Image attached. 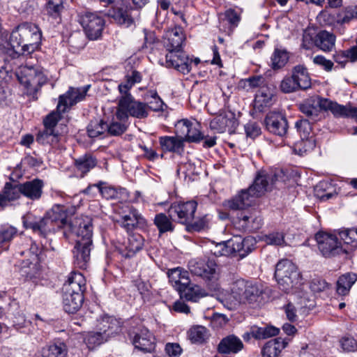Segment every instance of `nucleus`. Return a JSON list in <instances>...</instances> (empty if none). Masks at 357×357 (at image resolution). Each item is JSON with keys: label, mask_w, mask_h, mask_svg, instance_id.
<instances>
[{"label": "nucleus", "mask_w": 357, "mask_h": 357, "mask_svg": "<svg viewBox=\"0 0 357 357\" xmlns=\"http://www.w3.org/2000/svg\"><path fill=\"white\" fill-rule=\"evenodd\" d=\"M284 177L282 170L258 172L253 184L248 189L242 190L234 199L228 201L227 206L232 210L245 209L252 204L254 197L261 196L277 183L284 182Z\"/></svg>", "instance_id": "obj_1"}, {"label": "nucleus", "mask_w": 357, "mask_h": 357, "mask_svg": "<svg viewBox=\"0 0 357 357\" xmlns=\"http://www.w3.org/2000/svg\"><path fill=\"white\" fill-rule=\"evenodd\" d=\"M86 290V279L79 272L72 271L62 287V303L63 310L69 313L77 312L84 302Z\"/></svg>", "instance_id": "obj_2"}, {"label": "nucleus", "mask_w": 357, "mask_h": 357, "mask_svg": "<svg viewBox=\"0 0 357 357\" xmlns=\"http://www.w3.org/2000/svg\"><path fill=\"white\" fill-rule=\"evenodd\" d=\"M89 88L90 85L80 88L70 87L64 94L59 96L57 112L50 113L44 119V126L54 130V127L61 119V113L67 112L72 106L83 100Z\"/></svg>", "instance_id": "obj_3"}, {"label": "nucleus", "mask_w": 357, "mask_h": 357, "mask_svg": "<svg viewBox=\"0 0 357 357\" xmlns=\"http://www.w3.org/2000/svg\"><path fill=\"white\" fill-rule=\"evenodd\" d=\"M231 291L234 300L239 303H255L261 301L264 288L259 283L238 279L232 284Z\"/></svg>", "instance_id": "obj_4"}, {"label": "nucleus", "mask_w": 357, "mask_h": 357, "mask_svg": "<svg viewBox=\"0 0 357 357\" xmlns=\"http://www.w3.org/2000/svg\"><path fill=\"white\" fill-rule=\"evenodd\" d=\"M275 278L280 288L283 291L288 292L298 283L301 274L296 264L291 260L284 259L276 264Z\"/></svg>", "instance_id": "obj_5"}, {"label": "nucleus", "mask_w": 357, "mask_h": 357, "mask_svg": "<svg viewBox=\"0 0 357 357\" xmlns=\"http://www.w3.org/2000/svg\"><path fill=\"white\" fill-rule=\"evenodd\" d=\"M148 115L146 103L135 100L133 96L120 98L116 112L118 120L128 121L129 116L141 119Z\"/></svg>", "instance_id": "obj_6"}, {"label": "nucleus", "mask_w": 357, "mask_h": 357, "mask_svg": "<svg viewBox=\"0 0 357 357\" xmlns=\"http://www.w3.org/2000/svg\"><path fill=\"white\" fill-rule=\"evenodd\" d=\"M39 27L33 23L24 22L18 25L10 33L8 47L0 45V50L9 55L12 50H17L23 44L29 41L32 33L38 32Z\"/></svg>", "instance_id": "obj_7"}, {"label": "nucleus", "mask_w": 357, "mask_h": 357, "mask_svg": "<svg viewBox=\"0 0 357 357\" xmlns=\"http://www.w3.org/2000/svg\"><path fill=\"white\" fill-rule=\"evenodd\" d=\"M17 77L22 84H24L29 91L34 92L38 91L47 81V75L39 67H22Z\"/></svg>", "instance_id": "obj_8"}, {"label": "nucleus", "mask_w": 357, "mask_h": 357, "mask_svg": "<svg viewBox=\"0 0 357 357\" xmlns=\"http://www.w3.org/2000/svg\"><path fill=\"white\" fill-rule=\"evenodd\" d=\"M73 234L76 236L75 243L93 244V227L91 219L87 216L76 218L72 222V229H67L68 238Z\"/></svg>", "instance_id": "obj_9"}, {"label": "nucleus", "mask_w": 357, "mask_h": 357, "mask_svg": "<svg viewBox=\"0 0 357 357\" xmlns=\"http://www.w3.org/2000/svg\"><path fill=\"white\" fill-rule=\"evenodd\" d=\"M197 208V203L195 201L174 202L169 207L168 214L172 220L186 225L194 218Z\"/></svg>", "instance_id": "obj_10"}, {"label": "nucleus", "mask_w": 357, "mask_h": 357, "mask_svg": "<svg viewBox=\"0 0 357 357\" xmlns=\"http://www.w3.org/2000/svg\"><path fill=\"white\" fill-rule=\"evenodd\" d=\"M185 34L181 26H175L174 28L168 29L164 36L163 43L164 47L168 52V65H176L174 61H172V57L174 56V50H182V45L185 41ZM178 66V64H176Z\"/></svg>", "instance_id": "obj_11"}, {"label": "nucleus", "mask_w": 357, "mask_h": 357, "mask_svg": "<svg viewBox=\"0 0 357 357\" xmlns=\"http://www.w3.org/2000/svg\"><path fill=\"white\" fill-rule=\"evenodd\" d=\"M126 208L117 220L121 227L129 232L135 229H145L147 227L146 220L137 209L132 206H128Z\"/></svg>", "instance_id": "obj_12"}, {"label": "nucleus", "mask_w": 357, "mask_h": 357, "mask_svg": "<svg viewBox=\"0 0 357 357\" xmlns=\"http://www.w3.org/2000/svg\"><path fill=\"white\" fill-rule=\"evenodd\" d=\"M176 133L181 139L189 142H198L204 139L198 122H192L188 119H181L175 125Z\"/></svg>", "instance_id": "obj_13"}, {"label": "nucleus", "mask_w": 357, "mask_h": 357, "mask_svg": "<svg viewBox=\"0 0 357 357\" xmlns=\"http://www.w3.org/2000/svg\"><path fill=\"white\" fill-rule=\"evenodd\" d=\"M324 98L317 96L305 100L299 106L300 111L306 116L305 120L315 123L324 118Z\"/></svg>", "instance_id": "obj_14"}, {"label": "nucleus", "mask_w": 357, "mask_h": 357, "mask_svg": "<svg viewBox=\"0 0 357 357\" xmlns=\"http://www.w3.org/2000/svg\"><path fill=\"white\" fill-rule=\"evenodd\" d=\"M80 24L90 40H97L102 35L104 20L95 13H86L80 18Z\"/></svg>", "instance_id": "obj_15"}, {"label": "nucleus", "mask_w": 357, "mask_h": 357, "mask_svg": "<svg viewBox=\"0 0 357 357\" xmlns=\"http://www.w3.org/2000/svg\"><path fill=\"white\" fill-rule=\"evenodd\" d=\"M188 268L192 275L202 278L206 282L217 279L216 264L211 260H190Z\"/></svg>", "instance_id": "obj_16"}, {"label": "nucleus", "mask_w": 357, "mask_h": 357, "mask_svg": "<svg viewBox=\"0 0 357 357\" xmlns=\"http://www.w3.org/2000/svg\"><path fill=\"white\" fill-rule=\"evenodd\" d=\"M132 10L131 6H128L124 1H121L109 9L107 15L113 18L119 24L129 27L134 24Z\"/></svg>", "instance_id": "obj_17"}, {"label": "nucleus", "mask_w": 357, "mask_h": 357, "mask_svg": "<svg viewBox=\"0 0 357 357\" xmlns=\"http://www.w3.org/2000/svg\"><path fill=\"white\" fill-rule=\"evenodd\" d=\"M132 344L144 352H152L155 347V338L146 328H139L137 331L130 333Z\"/></svg>", "instance_id": "obj_18"}, {"label": "nucleus", "mask_w": 357, "mask_h": 357, "mask_svg": "<svg viewBox=\"0 0 357 357\" xmlns=\"http://www.w3.org/2000/svg\"><path fill=\"white\" fill-rule=\"evenodd\" d=\"M315 239L319 250L325 257L335 255L341 250L340 243L335 235L319 231L316 234Z\"/></svg>", "instance_id": "obj_19"}, {"label": "nucleus", "mask_w": 357, "mask_h": 357, "mask_svg": "<svg viewBox=\"0 0 357 357\" xmlns=\"http://www.w3.org/2000/svg\"><path fill=\"white\" fill-rule=\"evenodd\" d=\"M266 129L271 133L282 137L288 129L287 119L280 113L271 112L267 114L265 120Z\"/></svg>", "instance_id": "obj_20"}, {"label": "nucleus", "mask_w": 357, "mask_h": 357, "mask_svg": "<svg viewBox=\"0 0 357 357\" xmlns=\"http://www.w3.org/2000/svg\"><path fill=\"white\" fill-rule=\"evenodd\" d=\"M93 244L75 243L73 250V264L80 269H86L89 265Z\"/></svg>", "instance_id": "obj_21"}, {"label": "nucleus", "mask_w": 357, "mask_h": 357, "mask_svg": "<svg viewBox=\"0 0 357 357\" xmlns=\"http://www.w3.org/2000/svg\"><path fill=\"white\" fill-rule=\"evenodd\" d=\"M47 214L59 229L63 230V236H67V229H72V222L68 220L66 207L60 205L54 206Z\"/></svg>", "instance_id": "obj_22"}, {"label": "nucleus", "mask_w": 357, "mask_h": 357, "mask_svg": "<svg viewBox=\"0 0 357 357\" xmlns=\"http://www.w3.org/2000/svg\"><path fill=\"white\" fill-rule=\"evenodd\" d=\"M24 225L26 229H31L33 232L43 237H46L48 234L55 232L59 229L47 213L44 218L37 221L26 219L24 220Z\"/></svg>", "instance_id": "obj_23"}, {"label": "nucleus", "mask_w": 357, "mask_h": 357, "mask_svg": "<svg viewBox=\"0 0 357 357\" xmlns=\"http://www.w3.org/2000/svg\"><path fill=\"white\" fill-rule=\"evenodd\" d=\"M144 246V238L139 234L129 235L127 242L118 248V252L124 258H131Z\"/></svg>", "instance_id": "obj_24"}, {"label": "nucleus", "mask_w": 357, "mask_h": 357, "mask_svg": "<svg viewBox=\"0 0 357 357\" xmlns=\"http://www.w3.org/2000/svg\"><path fill=\"white\" fill-rule=\"evenodd\" d=\"M255 241L252 237L242 238L236 236L227 241V247L230 248L231 253H237L241 257H245L254 249Z\"/></svg>", "instance_id": "obj_25"}, {"label": "nucleus", "mask_w": 357, "mask_h": 357, "mask_svg": "<svg viewBox=\"0 0 357 357\" xmlns=\"http://www.w3.org/2000/svg\"><path fill=\"white\" fill-rule=\"evenodd\" d=\"M97 322L96 329L105 335L107 333L109 339L121 331V321L114 317L105 315L98 319Z\"/></svg>", "instance_id": "obj_26"}, {"label": "nucleus", "mask_w": 357, "mask_h": 357, "mask_svg": "<svg viewBox=\"0 0 357 357\" xmlns=\"http://www.w3.org/2000/svg\"><path fill=\"white\" fill-rule=\"evenodd\" d=\"M174 56L172 57V61H174L176 65H168V52L165 55V60L160 59L161 63L165 65L167 68H174L183 74L188 73L191 70L192 61L189 59L188 56L183 52V50H174Z\"/></svg>", "instance_id": "obj_27"}, {"label": "nucleus", "mask_w": 357, "mask_h": 357, "mask_svg": "<svg viewBox=\"0 0 357 357\" xmlns=\"http://www.w3.org/2000/svg\"><path fill=\"white\" fill-rule=\"evenodd\" d=\"M243 349L241 340L234 335L222 338L218 346V351L222 354H236Z\"/></svg>", "instance_id": "obj_28"}, {"label": "nucleus", "mask_w": 357, "mask_h": 357, "mask_svg": "<svg viewBox=\"0 0 357 357\" xmlns=\"http://www.w3.org/2000/svg\"><path fill=\"white\" fill-rule=\"evenodd\" d=\"M20 275L26 280L37 282L42 275L41 267L39 262L23 260L20 270Z\"/></svg>", "instance_id": "obj_29"}, {"label": "nucleus", "mask_w": 357, "mask_h": 357, "mask_svg": "<svg viewBox=\"0 0 357 357\" xmlns=\"http://www.w3.org/2000/svg\"><path fill=\"white\" fill-rule=\"evenodd\" d=\"M42 39V33L40 29L38 32L32 33L29 41L26 42L23 45L20 47L17 50H12V53L9 55L13 58H15L20 55L30 54L35 52L40 46Z\"/></svg>", "instance_id": "obj_30"}, {"label": "nucleus", "mask_w": 357, "mask_h": 357, "mask_svg": "<svg viewBox=\"0 0 357 357\" xmlns=\"http://www.w3.org/2000/svg\"><path fill=\"white\" fill-rule=\"evenodd\" d=\"M22 195L31 200L39 199L43 194V181L35 178L21 183Z\"/></svg>", "instance_id": "obj_31"}, {"label": "nucleus", "mask_w": 357, "mask_h": 357, "mask_svg": "<svg viewBox=\"0 0 357 357\" xmlns=\"http://www.w3.org/2000/svg\"><path fill=\"white\" fill-rule=\"evenodd\" d=\"M237 218L241 226L250 231H257L263 225L261 216L256 212H241Z\"/></svg>", "instance_id": "obj_32"}, {"label": "nucleus", "mask_w": 357, "mask_h": 357, "mask_svg": "<svg viewBox=\"0 0 357 357\" xmlns=\"http://www.w3.org/2000/svg\"><path fill=\"white\" fill-rule=\"evenodd\" d=\"M159 144L163 152L180 153L183 150V139L177 135L160 137Z\"/></svg>", "instance_id": "obj_33"}, {"label": "nucleus", "mask_w": 357, "mask_h": 357, "mask_svg": "<svg viewBox=\"0 0 357 357\" xmlns=\"http://www.w3.org/2000/svg\"><path fill=\"white\" fill-rule=\"evenodd\" d=\"M167 273L169 282L177 291H179V287L182 289L190 284L188 272L182 268L177 267L169 269Z\"/></svg>", "instance_id": "obj_34"}, {"label": "nucleus", "mask_w": 357, "mask_h": 357, "mask_svg": "<svg viewBox=\"0 0 357 357\" xmlns=\"http://www.w3.org/2000/svg\"><path fill=\"white\" fill-rule=\"evenodd\" d=\"M68 347L61 342H50L42 347L40 355L42 357H67Z\"/></svg>", "instance_id": "obj_35"}, {"label": "nucleus", "mask_w": 357, "mask_h": 357, "mask_svg": "<svg viewBox=\"0 0 357 357\" xmlns=\"http://www.w3.org/2000/svg\"><path fill=\"white\" fill-rule=\"evenodd\" d=\"M335 36L326 31H321L314 37V45L324 52H331L335 46Z\"/></svg>", "instance_id": "obj_36"}, {"label": "nucleus", "mask_w": 357, "mask_h": 357, "mask_svg": "<svg viewBox=\"0 0 357 357\" xmlns=\"http://www.w3.org/2000/svg\"><path fill=\"white\" fill-rule=\"evenodd\" d=\"M295 127L300 134L302 141L309 144V147L315 146V139L312 134V126L308 120L301 119L296 122Z\"/></svg>", "instance_id": "obj_37"}, {"label": "nucleus", "mask_w": 357, "mask_h": 357, "mask_svg": "<svg viewBox=\"0 0 357 357\" xmlns=\"http://www.w3.org/2000/svg\"><path fill=\"white\" fill-rule=\"evenodd\" d=\"M356 280L357 274L354 273H347L341 275L337 281V293L340 296L347 295Z\"/></svg>", "instance_id": "obj_38"}, {"label": "nucleus", "mask_w": 357, "mask_h": 357, "mask_svg": "<svg viewBox=\"0 0 357 357\" xmlns=\"http://www.w3.org/2000/svg\"><path fill=\"white\" fill-rule=\"evenodd\" d=\"M181 298H185L188 301L197 302L201 298L206 296L207 294L205 291L198 285L190 287V284L178 291Z\"/></svg>", "instance_id": "obj_39"}, {"label": "nucleus", "mask_w": 357, "mask_h": 357, "mask_svg": "<svg viewBox=\"0 0 357 357\" xmlns=\"http://www.w3.org/2000/svg\"><path fill=\"white\" fill-rule=\"evenodd\" d=\"M286 343L280 338L267 342L261 349L262 357H278L281 351L285 348Z\"/></svg>", "instance_id": "obj_40"}, {"label": "nucleus", "mask_w": 357, "mask_h": 357, "mask_svg": "<svg viewBox=\"0 0 357 357\" xmlns=\"http://www.w3.org/2000/svg\"><path fill=\"white\" fill-rule=\"evenodd\" d=\"M74 163L77 170L81 173L82 176H84L96 166L97 160L93 155L86 154L75 159Z\"/></svg>", "instance_id": "obj_41"}, {"label": "nucleus", "mask_w": 357, "mask_h": 357, "mask_svg": "<svg viewBox=\"0 0 357 357\" xmlns=\"http://www.w3.org/2000/svg\"><path fill=\"white\" fill-rule=\"evenodd\" d=\"M292 76L298 84L300 89H307L311 86V80L306 68L296 66L292 71Z\"/></svg>", "instance_id": "obj_42"}, {"label": "nucleus", "mask_w": 357, "mask_h": 357, "mask_svg": "<svg viewBox=\"0 0 357 357\" xmlns=\"http://www.w3.org/2000/svg\"><path fill=\"white\" fill-rule=\"evenodd\" d=\"M105 184L104 182L100 181L98 183L89 185L82 192L84 194H90V189L96 188V190L105 199H116L117 197L116 190L113 187L103 186Z\"/></svg>", "instance_id": "obj_43"}, {"label": "nucleus", "mask_w": 357, "mask_h": 357, "mask_svg": "<svg viewBox=\"0 0 357 357\" xmlns=\"http://www.w3.org/2000/svg\"><path fill=\"white\" fill-rule=\"evenodd\" d=\"M109 340V338L107 337V333L105 335L97 329L96 331L89 332L84 338L86 344L89 349H93L95 347L107 342Z\"/></svg>", "instance_id": "obj_44"}, {"label": "nucleus", "mask_w": 357, "mask_h": 357, "mask_svg": "<svg viewBox=\"0 0 357 357\" xmlns=\"http://www.w3.org/2000/svg\"><path fill=\"white\" fill-rule=\"evenodd\" d=\"M324 111H330L333 115L336 117H347V107L348 105H342L338 104L337 102L332 101L328 98H324Z\"/></svg>", "instance_id": "obj_45"}, {"label": "nucleus", "mask_w": 357, "mask_h": 357, "mask_svg": "<svg viewBox=\"0 0 357 357\" xmlns=\"http://www.w3.org/2000/svg\"><path fill=\"white\" fill-rule=\"evenodd\" d=\"M271 68L278 70L283 68L289 61L288 52L285 50L275 48L271 58Z\"/></svg>", "instance_id": "obj_46"}, {"label": "nucleus", "mask_w": 357, "mask_h": 357, "mask_svg": "<svg viewBox=\"0 0 357 357\" xmlns=\"http://www.w3.org/2000/svg\"><path fill=\"white\" fill-rule=\"evenodd\" d=\"M22 195V185L19 183L7 182L3 188L6 202L19 199Z\"/></svg>", "instance_id": "obj_47"}, {"label": "nucleus", "mask_w": 357, "mask_h": 357, "mask_svg": "<svg viewBox=\"0 0 357 357\" xmlns=\"http://www.w3.org/2000/svg\"><path fill=\"white\" fill-rule=\"evenodd\" d=\"M107 123L103 120L94 119L87 126V133L91 138L97 137L107 132Z\"/></svg>", "instance_id": "obj_48"}, {"label": "nucleus", "mask_w": 357, "mask_h": 357, "mask_svg": "<svg viewBox=\"0 0 357 357\" xmlns=\"http://www.w3.org/2000/svg\"><path fill=\"white\" fill-rule=\"evenodd\" d=\"M234 123L233 119L228 118L225 113H221L211 121L210 126L212 129L222 133L225 132L227 128Z\"/></svg>", "instance_id": "obj_49"}, {"label": "nucleus", "mask_w": 357, "mask_h": 357, "mask_svg": "<svg viewBox=\"0 0 357 357\" xmlns=\"http://www.w3.org/2000/svg\"><path fill=\"white\" fill-rule=\"evenodd\" d=\"M59 140L58 133L55 132L54 129L45 127L43 130L38 133L36 137V141L42 144H55Z\"/></svg>", "instance_id": "obj_50"}, {"label": "nucleus", "mask_w": 357, "mask_h": 357, "mask_svg": "<svg viewBox=\"0 0 357 357\" xmlns=\"http://www.w3.org/2000/svg\"><path fill=\"white\" fill-rule=\"evenodd\" d=\"M154 224L160 234L173 231L174 229L171 219L163 213H158L155 216Z\"/></svg>", "instance_id": "obj_51"}, {"label": "nucleus", "mask_w": 357, "mask_h": 357, "mask_svg": "<svg viewBox=\"0 0 357 357\" xmlns=\"http://www.w3.org/2000/svg\"><path fill=\"white\" fill-rule=\"evenodd\" d=\"M188 337L193 343L202 344L208 337L207 329L202 326H196L190 329Z\"/></svg>", "instance_id": "obj_52"}, {"label": "nucleus", "mask_w": 357, "mask_h": 357, "mask_svg": "<svg viewBox=\"0 0 357 357\" xmlns=\"http://www.w3.org/2000/svg\"><path fill=\"white\" fill-rule=\"evenodd\" d=\"M273 94L267 88L261 87L255 96V106L263 108L271 105Z\"/></svg>", "instance_id": "obj_53"}, {"label": "nucleus", "mask_w": 357, "mask_h": 357, "mask_svg": "<svg viewBox=\"0 0 357 357\" xmlns=\"http://www.w3.org/2000/svg\"><path fill=\"white\" fill-rule=\"evenodd\" d=\"M209 222L210 219L208 215H204L186 224V230L189 232L201 231L208 227Z\"/></svg>", "instance_id": "obj_54"}, {"label": "nucleus", "mask_w": 357, "mask_h": 357, "mask_svg": "<svg viewBox=\"0 0 357 357\" xmlns=\"http://www.w3.org/2000/svg\"><path fill=\"white\" fill-rule=\"evenodd\" d=\"M70 50L73 53L79 52L86 46V38L80 32H75L70 35L68 39Z\"/></svg>", "instance_id": "obj_55"}, {"label": "nucleus", "mask_w": 357, "mask_h": 357, "mask_svg": "<svg viewBox=\"0 0 357 357\" xmlns=\"http://www.w3.org/2000/svg\"><path fill=\"white\" fill-rule=\"evenodd\" d=\"M340 239L352 248H357V228L342 230L339 232Z\"/></svg>", "instance_id": "obj_56"}, {"label": "nucleus", "mask_w": 357, "mask_h": 357, "mask_svg": "<svg viewBox=\"0 0 357 357\" xmlns=\"http://www.w3.org/2000/svg\"><path fill=\"white\" fill-rule=\"evenodd\" d=\"M262 240L268 245L283 246L285 244L283 232L273 231L262 237Z\"/></svg>", "instance_id": "obj_57"}, {"label": "nucleus", "mask_w": 357, "mask_h": 357, "mask_svg": "<svg viewBox=\"0 0 357 357\" xmlns=\"http://www.w3.org/2000/svg\"><path fill=\"white\" fill-rule=\"evenodd\" d=\"M17 230L15 227L10 225H2L0 228V247L4 243L10 241L16 236Z\"/></svg>", "instance_id": "obj_58"}, {"label": "nucleus", "mask_w": 357, "mask_h": 357, "mask_svg": "<svg viewBox=\"0 0 357 357\" xmlns=\"http://www.w3.org/2000/svg\"><path fill=\"white\" fill-rule=\"evenodd\" d=\"M341 349L344 352H354L357 350V340L350 335H346L340 340Z\"/></svg>", "instance_id": "obj_59"}, {"label": "nucleus", "mask_w": 357, "mask_h": 357, "mask_svg": "<svg viewBox=\"0 0 357 357\" xmlns=\"http://www.w3.org/2000/svg\"><path fill=\"white\" fill-rule=\"evenodd\" d=\"M65 0H49L46 4V11L49 15L57 17L63 9Z\"/></svg>", "instance_id": "obj_60"}, {"label": "nucleus", "mask_w": 357, "mask_h": 357, "mask_svg": "<svg viewBox=\"0 0 357 357\" xmlns=\"http://www.w3.org/2000/svg\"><path fill=\"white\" fill-rule=\"evenodd\" d=\"M280 88L285 93H292L300 89L292 75L284 77L280 83Z\"/></svg>", "instance_id": "obj_61"}, {"label": "nucleus", "mask_w": 357, "mask_h": 357, "mask_svg": "<svg viewBox=\"0 0 357 357\" xmlns=\"http://www.w3.org/2000/svg\"><path fill=\"white\" fill-rule=\"evenodd\" d=\"M126 122L127 121H120V122H112L109 125L107 124V132L111 135H120L123 134L127 128Z\"/></svg>", "instance_id": "obj_62"}, {"label": "nucleus", "mask_w": 357, "mask_h": 357, "mask_svg": "<svg viewBox=\"0 0 357 357\" xmlns=\"http://www.w3.org/2000/svg\"><path fill=\"white\" fill-rule=\"evenodd\" d=\"M150 96L152 98V100L149 101L146 104L148 106V110L151 109L155 112L162 110L163 102L158 95L157 92L151 91Z\"/></svg>", "instance_id": "obj_63"}, {"label": "nucleus", "mask_w": 357, "mask_h": 357, "mask_svg": "<svg viewBox=\"0 0 357 357\" xmlns=\"http://www.w3.org/2000/svg\"><path fill=\"white\" fill-rule=\"evenodd\" d=\"M356 10L352 8H346L344 11L338 13L337 17V22L340 24L349 22L351 19L356 18Z\"/></svg>", "instance_id": "obj_64"}]
</instances>
